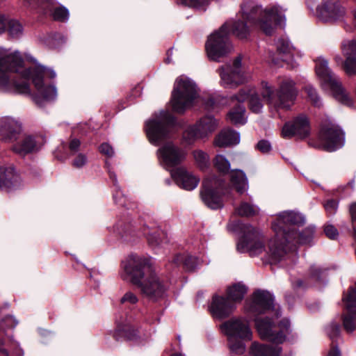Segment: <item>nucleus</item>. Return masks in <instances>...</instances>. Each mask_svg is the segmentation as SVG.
Here are the masks:
<instances>
[{
  "label": "nucleus",
  "mask_w": 356,
  "mask_h": 356,
  "mask_svg": "<svg viewBox=\"0 0 356 356\" xmlns=\"http://www.w3.org/2000/svg\"><path fill=\"white\" fill-rule=\"evenodd\" d=\"M210 0H177L179 3L195 8H203Z\"/></svg>",
  "instance_id": "nucleus-41"
},
{
  "label": "nucleus",
  "mask_w": 356,
  "mask_h": 356,
  "mask_svg": "<svg viewBox=\"0 0 356 356\" xmlns=\"http://www.w3.org/2000/svg\"><path fill=\"white\" fill-rule=\"evenodd\" d=\"M257 147L258 149L263 153H267L271 149L270 143L265 140H260L257 143Z\"/></svg>",
  "instance_id": "nucleus-54"
},
{
  "label": "nucleus",
  "mask_w": 356,
  "mask_h": 356,
  "mask_svg": "<svg viewBox=\"0 0 356 356\" xmlns=\"http://www.w3.org/2000/svg\"><path fill=\"white\" fill-rule=\"evenodd\" d=\"M340 327L335 323H332L327 327V334L331 339H334L339 335Z\"/></svg>",
  "instance_id": "nucleus-47"
},
{
  "label": "nucleus",
  "mask_w": 356,
  "mask_h": 356,
  "mask_svg": "<svg viewBox=\"0 0 356 356\" xmlns=\"http://www.w3.org/2000/svg\"><path fill=\"white\" fill-rule=\"evenodd\" d=\"M99 149L101 153H102L108 156H112L114 154V151H113L112 147L108 143L102 144L99 146Z\"/></svg>",
  "instance_id": "nucleus-53"
},
{
  "label": "nucleus",
  "mask_w": 356,
  "mask_h": 356,
  "mask_svg": "<svg viewBox=\"0 0 356 356\" xmlns=\"http://www.w3.org/2000/svg\"><path fill=\"white\" fill-rule=\"evenodd\" d=\"M272 295L266 291L258 290L254 293L253 300L248 309L252 314H262L273 307Z\"/></svg>",
  "instance_id": "nucleus-24"
},
{
  "label": "nucleus",
  "mask_w": 356,
  "mask_h": 356,
  "mask_svg": "<svg viewBox=\"0 0 356 356\" xmlns=\"http://www.w3.org/2000/svg\"><path fill=\"white\" fill-rule=\"evenodd\" d=\"M249 100V108L254 113H259L263 108V104L256 92L252 88H243L238 92L232 96V101L239 103H243L246 100Z\"/></svg>",
  "instance_id": "nucleus-25"
},
{
  "label": "nucleus",
  "mask_w": 356,
  "mask_h": 356,
  "mask_svg": "<svg viewBox=\"0 0 356 356\" xmlns=\"http://www.w3.org/2000/svg\"><path fill=\"white\" fill-rule=\"evenodd\" d=\"M171 175L179 185L188 191L195 189L200 182L199 177L183 167L172 170Z\"/></svg>",
  "instance_id": "nucleus-26"
},
{
  "label": "nucleus",
  "mask_w": 356,
  "mask_h": 356,
  "mask_svg": "<svg viewBox=\"0 0 356 356\" xmlns=\"http://www.w3.org/2000/svg\"><path fill=\"white\" fill-rule=\"evenodd\" d=\"M305 217L294 211H284L278 214L276 220L272 223V228L281 242L286 244L291 250L296 243L303 244L309 242L311 233L297 232L292 225H302L305 224Z\"/></svg>",
  "instance_id": "nucleus-4"
},
{
  "label": "nucleus",
  "mask_w": 356,
  "mask_h": 356,
  "mask_svg": "<svg viewBox=\"0 0 356 356\" xmlns=\"http://www.w3.org/2000/svg\"><path fill=\"white\" fill-rule=\"evenodd\" d=\"M175 119L168 111H161L159 116L146 122V133L149 141L158 145L166 139L174 124Z\"/></svg>",
  "instance_id": "nucleus-12"
},
{
  "label": "nucleus",
  "mask_w": 356,
  "mask_h": 356,
  "mask_svg": "<svg viewBox=\"0 0 356 356\" xmlns=\"http://www.w3.org/2000/svg\"><path fill=\"white\" fill-rule=\"evenodd\" d=\"M45 143L46 138L43 135H26L13 144L12 150L16 154L24 157L38 152Z\"/></svg>",
  "instance_id": "nucleus-16"
},
{
  "label": "nucleus",
  "mask_w": 356,
  "mask_h": 356,
  "mask_svg": "<svg viewBox=\"0 0 356 356\" xmlns=\"http://www.w3.org/2000/svg\"><path fill=\"white\" fill-rule=\"evenodd\" d=\"M109 175H110V178L113 180V183L115 184H117V177H116L115 174L113 172H109Z\"/></svg>",
  "instance_id": "nucleus-61"
},
{
  "label": "nucleus",
  "mask_w": 356,
  "mask_h": 356,
  "mask_svg": "<svg viewBox=\"0 0 356 356\" xmlns=\"http://www.w3.org/2000/svg\"><path fill=\"white\" fill-rule=\"evenodd\" d=\"M239 142V133L229 129L221 131L215 139L216 145L220 147L235 145Z\"/></svg>",
  "instance_id": "nucleus-29"
},
{
  "label": "nucleus",
  "mask_w": 356,
  "mask_h": 356,
  "mask_svg": "<svg viewBox=\"0 0 356 356\" xmlns=\"http://www.w3.org/2000/svg\"><path fill=\"white\" fill-rule=\"evenodd\" d=\"M264 15L268 20L274 22H284L286 20L285 10L279 6H273L262 10L260 6L250 0H245L241 4V8L235 22H264L259 17Z\"/></svg>",
  "instance_id": "nucleus-6"
},
{
  "label": "nucleus",
  "mask_w": 356,
  "mask_h": 356,
  "mask_svg": "<svg viewBox=\"0 0 356 356\" xmlns=\"http://www.w3.org/2000/svg\"><path fill=\"white\" fill-rule=\"evenodd\" d=\"M20 185V179L11 168L0 166V190L10 192Z\"/></svg>",
  "instance_id": "nucleus-27"
},
{
  "label": "nucleus",
  "mask_w": 356,
  "mask_h": 356,
  "mask_svg": "<svg viewBox=\"0 0 356 356\" xmlns=\"http://www.w3.org/2000/svg\"><path fill=\"white\" fill-rule=\"evenodd\" d=\"M87 163V158L83 154H79L72 162V165L76 168H81Z\"/></svg>",
  "instance_id": "nucleus-51"
},
{
  "label": "nucleus",
  "mask_w": 356,
  "mask_h": 356,
  "mask_svg": "<svg viewBox=\"0 0 356 356\" xmlns=\"http://www.w3.org/2000/svg\"><path fill=\"white\" fill-rule=\"evenodd\" d=\"M17 325V321L13 316H6L3 318L2 322L1 323V328L4 330L6 327L9 329H13Z\"/></svg>",
  "instance_id": "nucleus-46"
},
{
  "label": "nucleus",
  "mask_w": 356,
  "mask_h": 356,
  "mask_svg": "<svg viewBox=\"0 0 356 356\" xmlns=\"http://www.w3.org/2000/svg\"><path fill=\"white\" fill-rule=\"evenodd\" d=\"M243 235L237 244L239 252H248L250 256H257L265 252L264 258L270 262L277 263L281 261L289 251L290 248L281 242V239L275 237L270 239L266 248L264 245L261 232L250 225H244Z\"/></svg>",
  "instance_id": "nucleus-3"
},
{
  "label": "nucleus",
  "mask_w": 356,
  "mask_h": 356,
  "mask_svg": "<svg viewBox=\"0 0 356 356\" xmlns=\"http://www.w3.org/2000/svg\"><path fill=\"white\" fill-rule=\"evenodd\" d=\"M324 232L330 239H335L339 235L337 228L332 225H326L324 227Z\"/></svg>",
  "instance_id": "nucleus-49"
},
{
  "label": "nucleus",
  "mask_w": 356,
  "mask_h": 356,
  "mask_svg": "<svg viewBox=\"0 0 356 356\" xmlns=\"http://www.w3.org/2000/svg\"><path fill=\"white\" fill-rule=\"evenodd\" d=\"M254 323L260 338L275 343H282L286 335L291 332V325L288 319H283L276 325L268 317H257Z\"/></svg>",
  "instance_id": "nucleus-9"
},
{
  "label": "nucleus",
  "mask_w": 356,
  "mask_h": 356,
  "mask_svg": "<svg viewBox=\"0 0 356 356\" xmlns=\"http://www.w3.org/2000/svg\"><path fill=\"white\" fill-rule=\"evenodd\" d=\"M307 7L321 20L343 22L347 20L346 8L337 0H307Z\"/></svg>",
  "instance_id": "nucleus-11"
},
{
  "label": "nucleus",
  "mask_w": 356,
  "mask_h": 356,
  "mask_svg": "<svg viewBox=\"0 0 356 356\" xmlns=\"http://www.w3.org/2000/svg\"><path fill=\"white\" fill-rule=\"evenodd\" d=\"M221 329L228 337L248 341H250L252 337V332L249 323L244 319L238 318L228 321L221 325Z\"/></svg>",
  "instance_id": "nucleus-19"
},
{
  "label": "nucleus",
  "mask_w": 356,
  "mask_h": 356,
  "mask_svg": "<svg viewBox=\"0 0 356 356\" xmlns=\"http://www.w3.org/2000/svg\"><path fill=\"white\" fill-rule=\"evenodd\" d=\"M243 341L238 338L228 337L229 347L231 351L238 355H242L245 351V345Z\"/></svg>",
  "instance_id": "nucleus-38"
},
{
  "label": "nucleus",
  "mask_w": 356,
  "mask_h": 356,
  "mask_svg": "<svg viewBox=\"0 0 356 356\" xmlns=\"http://www.w3.org/2000/svg\"><path fill=\"white\" fill-rule=\"evenodd\" d=\"M215 168L222 173H227L230 169V163L222 154H217L213 159Z\"/></svg>",
  "instance_id": "nucleus-36"
},
{
  "label": "nucleus",
  "mask_w": 356,
  "mask_h": 356,
  "mask_svg": "<svg viewBox=\"0 0 356 356\" xmlns=\"http://www.w3.org/2000/svg\"><path fill=\"white\" fill-rule=\"evenodd\" d=\"M344 142V132L339 126L331 122L322 124L318 137V148L333 152L341 147Z\"/></svg>",
  "instance_id": "nucleus-13"
},
{
  "label": "nucleus",
  "mask_w": 356,
  "mask_h": 356,
  "mask_svg": "<svg viewBox=\"0 0 356 356\" xmlns=\"http://www.w3.org/2000/svg\"><path fill=\"white\" fill-rule=\"evenodd\" d=\"M261 95L267 103L276 108H289L298 95L295 82L289 78L282 79L275 90L268 82L261 83Z\"/></svg>",
  "instance_id": "nucleus-5"
},
{
  "label": "nucleus",
  "mask_w": 356,
  "mask_h": 356,
  "mask_svg": "<svg viewBox=\"0 0 356 356\" xmlns=\"http://www.w3.org/2000/svg\"><path fill=\"white\" fill-rule=\"evenodd\" d=\"M54 79L56 72L42 65L24 69V60L18 51H11L0 47V92L31 95L28 79H32L38 93L32 96L33 102L39 106L54 100L57 96L55 86H44L43 78Z\"/></svg>",
  "instance_id": "nucleus-1"
},
{
  "label": "nucleus",
  "mask_w": 356,
  "mask_h": 356,
  "mask_svg": "<svg viewBox=\"0 0 356 356\" xmlns=\"http://www.w3.org/2000/svg\"><path fill=\"white\" fill-rule=\"evenodd\" d=\"M197 264V259L193 256H187L184 259V265L187 270L192 271L195 270Z\"/></svg>",
  "instance_id": "nucleus-45"
},
{
  "label": "nucleus",
  "mask_w": 356,
  "mask_h": 356,
  "mask_svg": "<svg viewBox=\"0 0 356 356\" xmlns=\"http://www.w3.org/2000/svg\"><path fill=\"white\" fill-rule=\"evenodd\" d=\"M250 353L253 356H281L282 348L279 346L253 342Z\"/></svg>",
  "instance_id": "nucleus-30"
},
{
  "label": "nucleus",
  "mask_w": 356,
  "mask_h": 356,
  "mask_svg": "<svg viewBox=\"0 0 356 356\" xmlns=\"http://www.w3.org/2000/svg\"><path fill=\"white\" fill-rule=\"evenodd\" d=\"M259 209L246 202H243L235 209V212L240 216L251 217L259 213Z\"/></svg>",
  "instance_id": "nucleus-35"
},
{
  "label": "nucleus",
  "mask_w": 356,
  "mask_h": 356,
  "mask_svg": "<svg viewBox=\"0 0 356 356\" xmlns=\"http://www.w3.org/2000/svg\"><path fill=\"white\" fill-rule=\"evenodd\" d=\"M259 29L266 35H273L280 24H259Z\"/></svg>",
  "instance_id": "nucleus-44"
},
{
  "label": "nucleus",
  "mask_w": 356,
  "mask_h": 356,
  "mask_svg": "<svg viewBox=\"0 0 356 356\" xmlns=\"http://www.w3.org/2000/svg\"><path fill=\"white\" fill-rule=\"evenodd\" d=\"M123 268L131 282L139 288L146 298L156 302L166 297L168 284L156 275L145 259L130 255Z\"/></svg>",
  "instance_id": "nucleus-2"
},
{
  "label": "nucleus",
  "mask_w": 356,
  "mask_h": 356,
  "mask_svg": "<svg viewBox=\"0 0 356 356\" xmlns=\"http://www.w3.org/2000/svg\"><path fill=\"white\" fill-rule=\"evenodd\" d=\"M310 131L308 118L305 115H300L293 121L285 123L282 129V136L284 138L296 136L303 139L310 134Z\"/></svg>",
  "instance_id": "nucleus-18"
},
{
  "label": "nucleus",
  "mask_w": 356,
  "mask_h": 356,
  "mask_svg": "<svg viewBox=\"0 0 356 356\" xmlns=\"http://www.w3.org/2000/svg\"><path fill=\"white\" fill-rule=\"evenodd\" d=\"M6 24H0V34L5 32L6 30Z\"/></svg>",
  "instance_id": "nucleus-62"
},
{
  "label": "nucleus",
  "mask_w": 356,
  "mask_h": 356,
  "mask_svg": "<svg viewBox=\"0 0 356 356\" xmlns=\"http://www.w3.org/2000/svg\"><path fill=\"white\" fill-rule=\"evenodd\" d=\"M69 11L64 6H59L54 9L53 16L55 20L65 21L69 19Z\"/></svg>",
  "instance_id": "nucleus-42"
},
{
  "label": "nucleus",
  "mask_w": 356,
  "mask_h": 356,
  "mask_svg": "<svg viewBox=\"0 0 356 356\" xmlns=\"http://www.w3.org/2000/svg\"><path fill=\"white\" fill-rule=\"evenodd\" d=\"M218 127L217 121L210 115H207L192 127L185 131L184 137L191 140L195 138H203L211 134Z\"/></svg>",
  "instance_id": "nucleus-20"
},
{
  "label": "nucleus",
  "mask_w": 356,
  "mask_h": 356,
  "mask_svg": "<svg viewBox=\"0 0 356 356\" xmlns=\"http://www.w3.org/2000/svg\"><path fill=\"white\" fill-rule=\"evenodd\" d=\"M316 73L323 88H330L334 98L341 104L351 106L352 99L343 88L339 77L328 66L327 60L319 57L316 60Z\"/></svg>",
  "instance_id": "nucleus-7"
},
{
  "label": "nucleus",
  "mask_w": 356,
  "mask_h": 356,
  "mask_svg": "<svg viewBox=\"0 0 356 356\" xmlns=\"http://www.w3.org/2000/svg\"><path fill=\"white\" fill-rule=\"evenodd\" d=\"M327 356H341V353L337 347H334L330 350Z\"/></svg>",
  "instance_id": "nucleus-57"
},
{
  "label": "nucleus",
  "mask_w": 356,
  "mask_h": 356,
  "mask_svg": "<svg viewBox=\"0 0 356 356\" xmlns=\"http://www.w3.org/2000/svg\"><path fill=\"white\" fill-rule=\"evenodd\" d=\"M22 132L21 123L10 117L0 118V139L5 142H13Z\"/></svg>",
  "instance_id": "nucleus-22"
},
{
  "label": "nucleus",
  "mask_w": 356,
  "mask_h": 356,
  "mask_svg": "<svg viewBox=\"0 0 356 356\" xmlns=\"http://www.w3.org/2000/svg\"><path fill=\"white\" fill-rule=\"evenodd\" d=\"M223 182L216 177L207 178L203 181L200 190L202 202L211 209H218L223 207L222 195Z\"/></svg>",
  "instance_id": "nucleus-14"
},
{
  "label": "nucleus",
  "mask_w": 356,
  "mask_h": 356,
  "mask_svg": "<svg viewBox=\"0 0 356 356\" xmlns=\"http://www.w3.org/2000/svg\"><path fill=\"white\" fill-rule=\"evenodd\" d=\"M230 104L232 106V109L227 114L228 120L234 124H244L247 122L245 116V108L243 103L235 102L234 103L230 98Z\"/></svg>",
  "instance_id": "nucleus-31"
},
{
  "label": "nucleus",
  "mask_w": 356,
  "mask_h": 356,
  "mask_svg": "<svg viewBox=\"0 0 356 356\" xmlns=\"http://www.w3.org/2000/svg\"><path fill=\"white\" fill-rule=\"evenodd\" d=\"M138 301V297L132 292H127L121 298V303L136 304Z\"/></svg>",
  "instance_id": "nucleus-50"
},
{
  "label": "nucleus",
  "mask_w": 356,
  "mask_h": 356,
  "mask_svg": "<svg viewBox=\"0 0 356 356\" xmlns=\"http://www.w3.org/2000/svg\"><path fill=\"white\" fill-rule=\"evenodd\" d=\"M230 181L239 193H243L248 188L247 177L241 170H233L231 171Z\"/></svg>",
  "instance_id": "nucleus-32"
},
{
  "label": "nucleus",
  "mask_w": 356,
  "mask_h": 356,
  "mask_svg": "<svg viewBox=\"0 0 356 356\" xmlns=\"http://www.w3.org/2000/svg\"><path fill=\"white\" fill-rule=\"evenodd\" d=\"M214 104V101L211 99H209L206 103L205 106L207 109H210Z\"/></svg>",
  "instance_id": "nucleus-60"
},
{
  "label": "nucleus",
  "mask_w": 356,
  "mask_h": 356,
  "mask_svg": "<svg viewBox=\"0 0 356 356\" xmlns=\"http://www.w3.org/2000/svg\"><path fill=\"white\" fill-rule=\"evenodd\" d=\"M193 155L196 164L200 168L203 170L209 166V156L206 152L197 149L193 151Z\"/></svg>",
  "instance_id": "nucleus-37"
},
{
  "label": "nucleus",
  "mask_w": 356,
  "mask_h": 356,
  "mask_svg": "<svg viewBox=\"0 0 356 356\" xmlns=\"http://www.w3.org/2000/svg\"><path fill=\"white\" fill-rule=\"evenodd\" d=\"M114 199L116 202L117 204H119L120 205H124V201H122L121 200H120L119 201L117 200V195H114Z\"/></svg>",
  "instance_id": "nucleus-64"
},
{
  "label": "nucleus",
  "mask_w": 356,
  "mask_h": 356,
  "mask_svg": "<svg viewBox=\"0 0 356 356\" xmlns=\"http://www.w3.org/2000/svg\"><path fill=\"white\" fill-rule=\"evenodd\" d=\"M341 49L345 58L344 60L342 61L339 55H336L334 60L337 64L342 63L343 69L347 75H356V40L343 41Z\"/></svg>",
  "instance_id": "nucleus-17"
},
{
  "label": "nucleus",
  "mask_w": 356,
  "mask_h": 356,
  "mask_svg": "<svg viewBox=\"0 0 356 356\" xmlns=\"http://www.w3.org/2000/svg\"><path fill=\"white\" fill-rule=\"evenodd\" d=\"M222 26H227L228 33L232 29V33L239 39L246 38L250 33L247 24H223Z\"/></svg>",
  "instance_id": "nucleus-34"
},
{
  "label": "nucleus",
  "mask_w": 356,
  "mask_h": 356,
  "mask_svg": "<svg viewBox=\"0 0 356 356\" xmlns=\"http://www.w3.org/2000/svg\"><path fill=\"white\" fill-rule=\"evenodd\" d=\"M196 97V86L191 80L184 76L177 79L171 99L172 106L175 112L183 113Z\"/></svg>",
  "instance_id": "nucleus-10"
},
{
  "label": "nucleus",
  "mask_w": 356,
  "mask_h": 356,
  "mask_svg": "<svg viewBox=\"0 0 356 356\" xmlns=\"http://www.w3.org/2000/svg\"><path fill=\"white\" fill-rule=\"evenodd\" d=\"M305 90L307 94L312 103L316 107H320L322 105L321 99L316 90V89L310 85H307L305 87Z\"/></svg>",
  "instance_id": "nucleus-40"
},
{
  "label": "nucleus",
  "mask_w": 356,
  "mask_h": 356,
  "mask_svg": "<svg viewBox=\"0 0 356 356\" xmlns=\"http://www.w3.org/2000/svg\"><path fill=\"white\" fill-rule=\"evenodd\" d=\"M235 305L227 298L214 296L209 309L213 317L222 319L229 316L234 310Z\"/></svg>",
  "instance_id": "nucleus-23"
},
{
  "label": "nucleus",
  "mask_w": 356,
  "mask_h": 356,
  "mask_svg": "<svg viewBox=\"0 0 356 356\" xmlns=\"http://www.w3.org/2000/svg\"><path fill=\"white\" fill-rule=\"evenodd\" d=\"M227 26L211 33L205 43V50L209 60L220 62L234 51V47L228 37Z\"/></svg>",
  "instance_id": "nucleus-8"
},
{
  "label": "nucleus",
  "mask_w": 356,
  "mask_h": 356,
  "mask_svg": "<svg viewBox=\"0 0 356 356\" xmlns=\"http://www.w3.org/2000/svg\"><path fill=\"white\" fill-rule=\"evenodd\" d=\"M350 215H351L353 220H356V203L353 204L350 206Z\"/></svg>",
  "instance_id": "nucleus-58"
},
{
  "label": "nucleus",
  "mask_w": 356,
  "mask_h": 356,
  "mask_svg": "<svg viewBox=\"0 0 356 356\" xmlns=\"http://www.w3.org/2000/svg\"><path fill=\"white\" fill-rule=\"evenodd\" d=\"M337 206H338V203L333 200H328L324 204V207H325V210L330 214L335 213L337 209Z\"/></svg>",
  "instance_id": "nucleus-52"
},
{
  "label": "nucleus",
  "mask_w": 356,
  "mask_h": 356,
  "mask_svg": "<svg viewBox=\"0 0 356 356\" xmlns=\"http://www.w3.org/2000/svg\"><path fill=\"white\" fill-rule=\"evenodd\" d=\"M138 332V330L135 329L134 327H130L124 330V336L127 338V339L129 341H136L139 339Z\"/></svg>",
  "instance_id": "nucleus-48"
},
{
  "label": "nucleus",
  "mask_w": 356,
  "mask_h": 356,
  "mask_svg": "<svg viewBox=\"0 0 356 356\" xmlns=\"http://www.w3.org/2000/svg\"><path fill=\"white\" fill-rule=\"evenodd\" d=\"M247 292V288L242 284H235L227 289L228 298L233 302H240Z\"/></svg>",
  "instance_id": "nucleus-33"
},
{
  "label": "nucleus",
  "mask_w": 356,
  "mask_h": 356,
  "mask_svg": "<svg viewBox=\"0 0 356 356\" xmlns=\"http://www.w3.org/2000/svg\"><path fill=\"white\" fill-rule=\"evenodd\" d=\"M277 53L283 61L292 58L295 54H298V51L291 42L285 38H280L275 43Z\"/></svg>",
  "instance_id": "nucleus-28"
},
{
  "label": "nucleus",
  "mask_w": 356,
  "mask_h": 356,
  "mask_svg": "<svg viewBox=\"0 0 356 356\" xmlns=\"http://www.w3.org/2000/svg\"><path fill=\"white\" fill-rule=\"evenodd\" d=\"M183 260V257L181 255H178L175 257L174 262L176 264H179L180 261Z\"/></svg>",
  "instance_id": "nucleus-63"
},
{
  "label": "nucleus",
  "mask_w": 356,
  "mask_h": 356,
  "mask_svg": "<svg viewBox=\"0 0 356 356\" xmlns=\"http://www.w3.org/2000/svg\"><path fill=\"white\" fill-rule=\"evenodd\" d=\"M160 161L165 167H173L179 165L186 157L184 150L172 143H167L157 151Z\"/></svg>",
  "instance_id": "nucleus-21"
},
{
  "label": "nucleus",
  "mask_w": 356,
  "mask_h": 356,
  "mask_svg": "<svg viewBox=\"0 0 356 356\" xmlns=\"http://www.w3.org/2000/svg\"><path fill=\"white\" fill-rule=\"evenodd\" d=\"M6 30L13 38H17L22 35L23 28L22 24H6Z\"/></svg>",
  "instance_id": "nucleus-43"
},
{
  "label": "nucleus",
  "mask_w": 356,
  "mask_h": 356,
  "mask_svg": "<svg viewBox=\"0 0 356 356\" xmlns=\"http://www.w3.org/2000/svg\"><path fill=\"white\" fill-rule=\"evenodd\" d=\"M0 356H9L8 350L3 347V343L0 340Z\"/></svg>",
  "instance_id": "nucleus-59"
},
{
  "label": "nucleus",
  "mask_w": 356,
  "mask_h": 356,
  "mask_svg": "<svg viewBox=\"0 0 356 356\" xmlns=\"http://www.w3.org/2000/svg\"><path fill=\"white\" fill-rule=\"evenodd\" d=\"M147 240L149 243L152 246H156L163 243L167 242V239L165 238V234L163 232H154L148 234Z\"/></svg>",
  "instance_id": "nucleus-39"
},
{
  "label": "nucleus",
  "mask_w": 356,
  "mask_h": 356,
  "mask_svg": "<svg viewBox=\"0 0 356 356\" xmlns=\"http://www.w3.org/2000/svg\"><path fill=\"white\" fill-rule=\"evenodd\" d=\"M81 145L80 141L78 139H72L70 143V149L72 152H77Z\"/></svg>",
  "instance_id": "nucleus-55"
},
{
  "label": "nucleus",
  "mask_w": 356,
  "mask_h": 356,
  "mask_svg": "<svg viewBox=\"0 0 356 356\" xmlns=\"http://www.w3.org/2000/svg\"><path fill=\"white\" fill-rule=\"evenodd\" d=\"M0 22H18L16 19H10L4 14L0 13Z\"/></svg>",
  "instance_id": "nucleus-56"
},
{
  "label": "nucleus",
  "mask_w": 356,
  "mask_h": 356,
  "mask_svg": "<svg viewBox=\"0 0 356 356\" xmlns=\"http://www.w3.org/2000/svg\"><path fill=\"white\" fill-rule=\"evenodd\" d=\"M242 57L238 56L233 60L232 65H222L218 69L220 83L225 88H234L242 84L245 77L241 70Z\"/></svg>",
  "instance_id": "nucleus-15"
}]
</instances>
